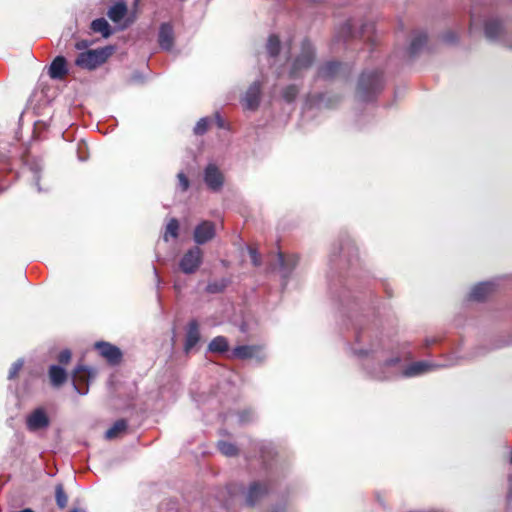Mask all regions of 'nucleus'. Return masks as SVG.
Instances as JSON below:
<instances>
[{"mask_svg":"<svg viewBox=\"0 0 512 512\" xmlns=\"http://www.w3.org/2000/svg\"><path fill=\"white\" fill-rule=\"evenodd\" d=\"M442 39L446 43H454L457 40V35L454 32H446L443 34Z\"/></svg>","mask_w":512,"mask_h":512,"instance_id":"45","label":"nucleus"},{"mask_svg":"<svg viewBox=\"0 0 512 512\" xmlns=\"http://www.w3.org/2000/svg\"><path fill=\"white\" fill-rule=\"evenodd\" d=\"M378 501H379L380 503H382V498H380L379 496H378Z\"/></svg>","mask_w":512,"mask_h":512,"instance_id":"56","label":"nucleus"},{"mask_svg":"<svg viewBox=\"0 0 512 512\" xmlns=\"http://www.w3.org/2000/svg\"><path fill=\"white\" fill-rule=\"evenodd\" d=\"M349 349L367 376L378 381L412 378L438 367L425 361L406 366L399 355L386 356L378 333L370 328L357 329L355 340L349 345Z\"/></svg>","mask_w":512,"mask_h":512,"instance_id":"1","label":"nucleus"},{"mask_svg":"<svg viewBox=\"0 0 512 512\" xmlns=\"http://www.w3.org/2000/svg\"><path fill=\"white\" fill-rule=\"evenodd\" d=\"M176 189L180 192H186L190 188V180L184 172L177 174Z\"/></svg>","mask_w":512,"mask_h":512,"instance_id":"37","label":"nucleus"},{"mask_svg":"<svg viewBox=\"0 0 512 512\" xmlns=\"http://www.w3.org/2000/svg\"><path fill=\"white\" fill-rule=\"evenodd\" d=\"M154 273H155V276L157 278V280L159 281V278H158V275H157V270L154 268Z\"/></svg>","mask_w":512,"mask_h":512,"instance_id":"55","label":"nucleus"},{"mask_svg":"<svg viewBox=\"0 0 512 512\" xmlns=\"http://www.w3.org/2000/svg\"><path fill=\"white\" fill-rule=\"evenodd\" d=\"M113 50L112 46H107L81 52L75 59V64L86 70H94L106 62L112 55Z\"/></svg>","mask_w":512,"mask_h":512,"instance_id":"6","label":"nucleus"},{"mask_svg":"<svg viewBox=\"0 0 512 512\" xmlns=\"http://www.w3.org/2000/svg\"><path fill=\"white\" fill-rule=\"evenodd\" d=\"M97 374V371L94 368L88 367L86 365H77L74 369L73 374V387L74 390L80 395H86L89 392L88 382L90 379L94 378Z\"/></svg>","mask_w":512,"mask_h":512,"instance_id":"12","label":"nucleus"},{"mask_svg":"<svg viewBox=\"0 0 512 512\" xmlns=\"http://www.w3.org/2000/svg\"><path fill=\"white\" fill-rule=\"evenodd\" d=\"M200 341V331H199V324L197 320L193 319L191 320L186 329V336H185V343H184V350L185 352L191 351L197 343Z\"/></svg>","mask_w":512,"mask_h":512,"instance_id":"23","label":"nucleus"},{"mask_svg":"<svg viewBox=\"0 0 512 512\" xmlns=\"http://www.w3.org/2000/svg\"><path fill=\"white\" fill-rule=\"evenodd\" d=\"M39 375L40 374L37 371H31L28 374L23 382V390L25 393L29 394L33 391L35 382L38 380Z\"/></svg>","mask_w":512,"mask_h":512,"instance_id":"35","label":"nucleus"},{"mask_svg":"<svg viewBox=\"0 0 512 512\" xmlns=\"http://www.w3.org/2000/svg\"><path fill=\"white\" fill-rule=\"evenodd\" d=\"M30 170L33 173V180H34L35 186L37 187V190L40 192L41 188L39 186V181H40V172H41L42 168L39 163L34 162L31 164Z\"/></svg>","mask_w":512,"mask_h":512,"instance_id":"40","label":"nucleus"},{"mask_svg":"<svg viewBox=\"0 0 512 512\" xmlns=\"http://www.w3.org/2000/svg\"><path fill=\"white\" fill-rule=\"evenodd\" d=\"M316 51L308 39H303L299 52L291 58L288 67V78L292 80L302 79L315 61Z\"/></svg>","mask_w":512,"mask_h":512,"instance_id":"4","label":"nucleus"},{"mask_svg":"<svg viewBox=\"0 0 512 512\" xmlns=\"http://www.w3.org/2000/svg\"><path fill=\"white\" fill-rule=\"evenodd\" d=\"M158 43L161 49L171 51L174 45V29L168 22L162 23L158 32Z\"/></svg>","mask_w":512,"mask_h":512,"instance_id":"21","label":"nucleus"},{"mask_svg":"<svg viewBox=\"0 0 512 512\" xmlns=\"http://www.w3.org/2000/svg\"><path fill=\"white\" fill-rule=\"evenodd\" d=\"M86 47H87V43H86V42H84V41H83V42H78V43H76V45H75V48H76V49H78V50H80V49H82V48H86Z\"/></svg>","mask_w":512,"mask_h":512,"instance_id":"49","label":"nucleus"},{"mask_svg":"<svg viewBox=\"0 0 512 512\" xmlns=\"http://www.w3.org/2000/svg\"><path fill=\"white\" fill-rule=\"evenodd\" d=\"M203 263V251L199 246L189 248L179 261V269L186 275L194 274Z\"/></svg>","mask_w":512,"mask_h":512,"instance_id":"11","label":"nucleus"},{"mask_svg":"<svg viewBox=\"0 0 512 512\" xmlns=\"http://www.w3.org/2000/svg\"><path fill=\"white\" fill-rule=\"evenodd\" d=\"M298 257L296 255L284 256L279 253L277 256V263L279 265V273L281 277L282 288L285 289L288 281L298 265Z\"/></svg>","mask_w":512,"mask_h":512,"instance_id":"15","label":"nucleus"},{"mask_svg":"<svg viewBox=\"0 0 512 512\" xmlns=\"http://www.w3.org/2000/svg\"><path fill=\"white\" fill-rule=\"evenodd\" d=\"M354 25L351 21H347L341 28V35L343 37H354Z\"/></svg>","mask_w":512,"mask_h":512,"instance_id":"41","label":"nucleus"},{"mask_svg":"<svg viewBox=\"0 0 512 512\" xmlns=\"http://www.w3.org/2000/svg\"><path fill=\"white\" fill-rule=\"evenodd\" d=\"M127 12L126 0H117L109 7L107 16L112 22L119 23L126 16Z\"/></svg>","mask_w":512,"mask_h":512,"instance_id":"24","label":"nucleus"},{"mask_svg":"<svg viewBox=\"0 0 512 512\" xmlns=\"http://www.w3.org/2000/svg\"><path fill=\"white\" fill-rule=\"evenodd\" d=\"M55 498L56 503L59 508L63 509L66 507L68 502V497L64 491L63 485L61 483L57 484L55 487Z\"/></svg>","mask_w":512,"mask_h":512,"instance_id":"36","label":"nucleus"},{"mask_svg":"<svg viewBox=\"0 0 512 512\" xmlns=\"http://www.w3.org/2000/svg\"><path fill=\"white\" fill-rule=\"evenodd\" d=\"M351 68L338 61H327L317 67L315 79L330 81L339 77H346Z\"/></svg>","mask_w":512,"mask_h":512,"instance_id":"9","label":"nucleus"},{"mask_svg":"<svg viewBox=\"0 0 512 512\" xmlns=\"http://www.w3.org/2000/svg\"><path fill=\"white\" fill-rule=\"evenodd\" d=\"M329 290L333 300L343 307L348 306L355 299L352 291L342 283L339 286H330Z\"/></svg>","mask_w":512,"mask_h":512,"instance_id":"20","label":"nucleus"},{"mask_svg":"<svg viewBox=\"0 0 512 512\" xmlns=\"http://www.w3.org/2000/svg\"><path fill=\"white\" fill-rule=\"evenodd\" d=\"M23 365L24 360L22 358L16 360L9 369L8 379H14L18 375L19 371L22 369Z\"/></svg>","mask_w":512,"mask_h":512,"instance_id":"39","label":"nucleus"},{"mask_svg":"<svg viewBox=\"0 0 512 512\" xmlns=\"http://www.w3.org/2000/svg\"><path fill=\"white\" fill-rule=\"evenodd\" d=\"M506 345L512 344V335L509 337V339L505 343Z\"/></svg>","mask_w":512,"mask_h":512,"instance_id":"53","label":"nucleus"},{"mask_svg":"<svg viewBox=\"0 0 512 512\" xmlns=\"http://www.w3.org/2000/svg\"><path fill=\"white\" fill-rule=\"evenodd\" d=\"M210 123V119L208 117H203L198 120L193 131L195 135H203L208 130V125Z\"/></svg>","mask_w":512,"mask_h":512,"instance_id":"38","label":"nucleus"},{"mask_svg":"<svg viewBox=\"0 0 512 512\" xmlns=\"http://www.w3.org/2000/svg\"><path fill=\"white\" fill-rule=\"evenodd\" d=\"M179 233V222L176 218H171L165 228V232L163 235V240L165 242L169 241V238L176 239Z\"/></svg>","mask_w":512,"mask_h":512,"instance_id":"32","label":"nucleus"},{"mask_svg":"<svg viewBox=\"0 0 512 512\" xmlns=\"http://www.w3.org/2000/svg\"><path fill=\"white\" fill-rule=\"evenodd\" d=\"M71 351L69 349L62 350L58 355V361L61 364H67L71 359Z\"/></svg>","mask_w":512,"mask_h":512,"instance_id":"44","label":"nucleus"},{"mask_svg":"<svg viewBox=\"0 0 512 512\" xmlns=\"http://www.w3.org/2000/svg\"><path fill=\"white\" fill-rule=\"evenodd\" d=\"M49 378L52 386L59 387L66 381L67 372L59 365H51L49 367Z\"/></svg>","mask_w":512,"mask_h":512,"instance_id":"28","label":"nucleus"},{"mask_svg":"<svg viewBox=\"0 0 512 512\" xmlns=\"http://www.w3.org/2000/svg\"><path fill=\"white\" fill-rule=\"evenodd\" d=\"M95 348L110 364L115 365L121 361L122 352L117 346L105 341H99L95 343Z\"/></svg>","mask_w":512,"mask_h":512,"instance_id":"19","label":"nucleus"},{"mask_svg":"<svg viewBox=\"0 0 512 512\" xmlns=\"http://www.w3.org/2000/svg\"><path fill=\"white\" fill-rule=\"evenodd\" d=\"M301 90V84L290 83L282 87L280 91L281 99L287 104L294 103Z\"/></svg>","mask_w":512,"mask_h":512,"instance_id":"27","label":"nucleus"},{"mask_svg":"<svg viewBox=\"0 0 512 512\" xmlns=\"http://www.w3.org/2000/svg\"><path fill=\"white\" fill-rule=\"evenodd\" d=\"M254 413L251 410H244L239 413V421L243 424L253 420Z\"/></svg>","mask_w":512,"mask_h":512,"instance_id":"43","label":"nucleus"},{"mask_svg":"<svg viewBox=\"0 0 512 512\" xmlns=\"http://www.w3.org/2000/svg\"><path fill=\"white\" fill-rule=\"evenodd\" d=\"M471 25L476 26L477 25V19L474 14L471 15Z\"/></svg>","mask_w":512,"mask_h":512,"instance_id":"50","label":"nucleus"},{"mask_svg":"<svg viewBox=\"0 0 512 512\" xmlns=\"http://www.w3.org/2000/svg\"><path fill=\"white\" fill-rule=\"evenodd\" d=\"M495 289V283L492 281L480 282L474 285L469 293V300L483 301L485 300Z\"/></svg>","mask_w":512,"mask_h":512,"instance_id":"22","label":"nucleus"},{"mask_svg":"<svg viewBox=\"0 0 512 512\" xmlns=\"http://www.w3.org/2000/svg\"><path fill=\"white\" fill-rule=\"evenodd\" d=\"M482 30L489 43L512 50V25L508 20L495 13L486 14L482 19Z\"/></svg>","mask_w":512,"mask_h":512,"instance_id":"2","label":"nucleus"},{"mask_svg":"<svg viewBox=\"0 0 512 512\" xmlns=\"http://www.w3.org/2000/svg\"><path fill=\"white\" fill-rule=\"evenodd\" d=\"M232 356L238 359H255L257 362H262L266 356L260 346L256 345H241L232 350Z\"/></svg>","mask_w":512,"mask_h":512,"instance_id":"18","label":"nucleus"},{"mask_svg":"<svg viewBox=\"0 0 512 512\" xmlns=\"http://www.w3.org/2000/svg\"><path fill=\"white\" fill-rule=\"evenodd\" d=\"M373 28V25L372 24H363L361 26V30H360V34L361 35H364L366 33L367 30H370Z\"/></svg>","mask_w":512,"mask_h":512,"instance_id":"48","label":"nucleus"},{"mask_svg":"<svg viewBox=\"0 0 512 512\" xmlns=\"http://www.w3.org/2000/svg\"><path fill=\"white\" fill-rule=\"evenodd\" d=\"M266 51L272 66L276 67L278 76L282 74V65L290 59V46L282 47L277 35H270L266 43Z\"/></svg>","mask_w":512,"mask_h":512,"instance_id":"7","label":"nucleus"},{"mask_svg":"<svg viewBox=\"0 0 512 512\" xmlns=\"http://www.w3.org/2000/svg\"><path fill=\"white\" fill-rule=\"evenodd\" d=\"M215 122L219 129H228V126L226 125L224 119L220 116L219 113L215 114Z\"/></svg>","mask_w":512,"mask_h":512,"instance_id":"46","label":"nucleus"},{"mask_svg":"<svg viewBox=\"0 0 512 512\" xmlns=\"http://www.w3.org/2000/svg\"><path fill=\"white\" fill-rule=\"evenodd\" d=\"M384 87L382 71L378 69L364 70L357 82L356 98L361 102L373 101Z\"/></svg>","mask_w":512,"mask_h":512,"instance_id":"3","label":"nucleus"},{"mask_svg":"<svg viewBox=\"0 0 512 512\" xmlns=\"http://www.w3.org/2000/svg\"><path fill=\"white\" fill-rule=\"evenodd\" d=\"M71 512H86V511L81 508H74Z\"/></svg>","mask_w":512,"mask_h":512,"instance_id":"52","label":"nucleus"},{"mask_svg":"<svg viewBox=\"0 0 512 512\" xmlns=\"http://www.w3.org/2000/svg\"><path fill=\"white\" fill-rule=\"evenodd\" d=\"M507 499L509 502H512V474L508 477V493H507Z\"/></svg>","mask_w":512,"mask_h":512,"instance_id":"47","label":"nucleus"},{"mask_svg":"<svg viewBox=\"0 0 512 512\" xmlns=\"http://www.w3.org/2000/svg\"><path fill=\"white\" fill-rule=\"evenodd\" d=\"M284 507L275 506L273 507V512H284Z\"/></svg>","mask_w":512,"mask_h":512,"instance_id":"51","label":"nucleus"},{"mask_svg":"<svg viewBox=\"0 0 512 512\" xmlns=\"http://www.w3.org/2000/svg\"><path fill=\"white\" fill-rule=\"evenodd\" d=\"M128 423L125 419L117 420L105 433L106 439H114L127 430Z\"/></svg>","mask_w":512,"mask_h":512,"instance_id":"30","label":"nucleus"},{"mask_svg":"<svg viewBox=\"0 0 512 512\" xmlns=\"http://www.w3.org/2000/svg\"><path fill=\"white\" fill-rule=\"evenodd\" d=\"M427 44V34L423 31H418L413 34L411 43L408 48L410 57H415Z\"/></svg>","mask_w":512,"mask_h":512,"instance_id":"25","label":"nucleus"},{"mask_svg":"<svg viewBox=\"0 0 512 512\" xmlns=\"http://www.w3.org/2000/svg\"><path fill=\"white\" fill-rule=\"evenodd\" d=\"M216 236V226L212 221L204 220L195 226L193 240L198 245H204Z\"/></svg>","mask_w":512,"mask_h":512,"instance_id":"16","label":"nucleus"},{"mask_svg":"<svg viewBox=\"0 0 512 512\" xmlns=\"http://www.w3.org/2000/svg\"><path fill=\"white\" fill-rule=\"evenodd\" d=\"M273 487L274 480L271 476L251 481L241 491L245 505L254 507L270 493Z\"/></svg>","mask_w":512,"mask_h":512,"instance_id":"5","label":"nucleus"},{"mask_svg":"<svg viewBox=\"0 0 512 512\" xmlns=\"http://www.w3.org/2000/svg\"><path fill=\"white\" fill-rule=\"evenodd\" d=\"M508 462H509V464H510V465H512V450H511V453H510V456H509Z\"/></svg>","mask_w":512,"mask_h":512,"instance_id":"54","label":"nucleus"},{"mask_svg":"<svg viewBox=\"0 0 512 512\" xmlns=\"http://www.w3.org/2000/svg\"><path fill=\"white\" fill-rule=\"evenodd\" d=\"M248 252H249V255H250V259H251L252 264H253L255 267H259V266L261 265V257H260V254L257 252V250H256V249L251 248V247H249V248H248Z\"/></svg>","mask_w":512,"mask_h":512,"instance_id":"42","label":"nucleus"},{"mask_svg":"<svg viewBox=\"0 0 512 512\" xmlns=\"http://www.w3.org/2000/svg\"><path fill=\"white\" fill-rule=\"evenodd\" d=\"M229 281L226 278L211 281L206 286V292L209 294L221 293L227 287Z\"/></svg>","mask_w":512,"mask_h":512,"instance_id":"34","label":"nucleus"},{"mask_svg":"<svg viewBox=\"0 0 512 512\" xmlns=\"http://www.w3.org/2000/svg\"><path fill=\"white\" fill-rule=\"evenodd\" d=\"M262 82L259 80L254 81L246 90L241 98L243 107L247 110L254 111L259 107L261 99Z\"/></svg>","mask_w":512,"mask_h":512,"instance_id":"17","label":"nucleus"},{"mask_svg":"<svg viewBox=\"0 0 512 512\" xmlns=\"http://www.w3.org/2000/svg\"><path fill=\"white\" fill-rule=\"evenodd\" d=\"M203 180L209 190L218 192L224 185V175L214 163H209L203 173Z\"/></svg>","mask_w":512,"mask_h":512,"instance_id":"14","label":"nucleus"},{"mask_svg":"<svg viewBox=\"0 0 512 512\" xmlns=\"http://www.w3.org/2000/svg\"><path fill=\"white\" fill-rule=\"evenodd\" d=\"M217 448L223 455H225L227 457H233L238 454L237 446L228 441H224V440L218 441Z\"/></svg>","mask_w":512,"mask_h":512,"instance_id":"33","label":"nucleus"},{"mask_svg":"<svg viewBox=\"0 0 512 512\" xmlns=\"http://www.w3.org/2000/svg\"><path fill=\"white\" fill-rule=\"evenodd\" d=\"M25 423L29 432L36 433L46 430L51 420L44 407H37L27 414Z\"/></svg>","mask_w":512,"mask_h":512,"instance_id":"13","label":"nucleus"},{"mask_svg":"<svg viewBox=\"0 0 512 512\" xmlns=\"http://www.w3.org/2000/svg\"><path fill=\"white\" fill-rule=\"evenodd\" d=\"M90 28L95 33H100L104 38H108L113 30L105 18H97L91 22Z\"/></svg>","mask_w":512,"mask_h":512,"instance_id":"29","label":"nucleus"},{"mask_svg":"<svg viewBox=\"0 0 512 512\" xmlns=\"http://www.w3.org/2000/svg\"><path fill=\"white\" fill-rule=\"evenodd\" d=\"M338 257L348 264H352L358 259V248L349 235H343L338 245L331 250L330 262L336 261Z\"/></svg>","mask_w":512,"mask_h":512,"instance_id":"8","label":"nucleus"},{"mask_svg":"<svg viewBox=\"0 0 512 512\" xmlns=\"http://www.w3.org/2000/svg\"><path fill=\"white\" fill-rule=\"evenodd\" d=\"M68 73L66 59L63 56H57L49 68V76L52 79H61Z\"/></svg>","mask_w":512,"mask_h":512,"instance_id":"26","label":"nucleus"},{"mask_svg":"<svg viewBox=\"0 0 512 512\" xmlns=\"http://www.w3.org/2000/svg\"><path fill=\"white\" fill-rule=\"evenodd\" d=\"M228 348V340L224 336H217L213 338L208 345V350L213 353H224Z\"/></svg>","mask_w":512,"mask_h":512,"instance_id":"31","label":"nucleus"},{"mask_svg":"<svg viewBox=\"0 0 512 512\" xmlns=\"http://www.w3.org/2000/svg\"><path fill=\"white\" fill-rule=\"evenodd\" d=\"M341 97L333 93H309L304 101L305 109H331L336 107Z\"/></svg>","mask_w":512,"mask_h":512,"instance_id":"10","label":"nucleus"}]
</instances>
